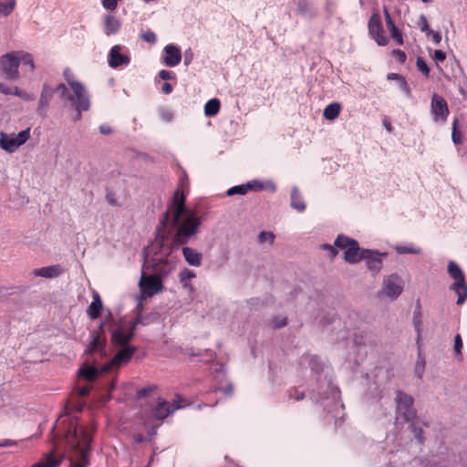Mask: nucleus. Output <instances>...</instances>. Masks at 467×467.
<instances>
[{
  "label": "nucleus",
  "instance_id": "49530a36",
  "mask_svg": "<svg viewBox=\"0 0 467 467\" xmlns=\"http://www.w3.org/2000/svg\"><path fill=\"white\" fill-rule=\"evenodd\" d=\"M462 339L460 334L454 337V352L457 356H462Z\"/></svg>",
  "mask_w": 467,
  "mask_h": 467
},
{
  "label": "nucleus",
  "instance_id": "a18cd8bd",
  "mask_svg": "<svg viewBox=\"0 0 467 467\" xmlns=\"http://www.w3.org/2000/svg\"><path fill=\"white\" fill-rule=\"evenodd\" d=\"M410 429L418 441L422 443L424 441L422 429L416 427L414 420L410 422Z\"/></svg>",
  "mask_w": 467,
  "mask_h": 467
},
{
  "label": "nucleus",
  "instance_id": "052dcab7",
  "mask_svg": "<svg viewBox=\"0 0 467 467\" xmlns=\"http://www.w3.org/2000/svg\"><path fill=\"white\" fill-rule=\"evenodd\" d=\"M220 390L224 394V395H232L233 392H234V386L232 384H228L227 386L223 387V388H220Z\"/></svg>",
  "mask_w": 467,
  "mask_h": 467
},
{
  "label": "nucleus",
  "instance_id": "f704fd0d",
  "mask_svg": "<svg viewBox=\"0 0 467 467\" xmlns=\"http://www.w3.org/2000/svg\"><path fill=\"white\" fill-rule=\"evenodd\" d=\"M19 54V64L23 63L30 67V70L33 71L35 68V64L33 60V57L29 53L25 52H17Z\"/></svg>",
  "mask_w": 467,
  "mask_h": 467
},
{
  "label": "nucleus",
  "instance_id": "f03ea898",
  "mask_svg": "<svg viewBox=\"0 0 467 467\" xmlns=\"http://www.w3.org/2000/svg\"><path fill=\"white\" fill-rule=\"evenodd\" d=\"M71 429L67 435V441L78 453L77 460L71 462V467H87L92 441L91 430L87 427L78 428L76 424H71Z\"/></svg>",
  "mask_w": 467,
  "mask_h": 467
},
{
  "label": "nucleus",
  "instance_id": "9d476101",
  "mask_svg": "<svg viewBox=\"0 0 467 467\" xmlns=\"http://www.w3.org/2000/svg\"><path fill=\"white\" fill-rule=\"evenodd\" d=\"M19 54L11 52L0 57V70L5 78L15 80L19 77Z\"/></svg>",
  "mask_w": 467,
  "mask_h": 467
},
{
  "label": "nucleus",
  "instance_id": "9b49d317",
  "mask_svg": "<svg viewBox=\"0 0 467 467\" xmlns=\"http://www.w3.org/2000/svg\"><path fill=\"white\" fill-rule=\"evenodd\" d=\"M431 112L436 122L444 123L449 116V108L447 101L443 97L434 93L431 97Z\"/></svg>",
  "mask_w": 467,
  "mask_h": 467
},
{
  "label": "nucleus",
  "instance_id": "72a5a7b5",
  "mask_svg": "<svg viewBox=\"0 0 467 467\" xmlns=\"http://www.w3.org/2000/svg\"><path fill=\"white\" fill-rule=\"evenodd\" d=\"M195 276L196 275L192 270H189L186 268L181 271L179 275L180 282L185 288L192 286V285L188 281L194 278Z\"/></svg>",
  "mask_w": 467,
  "mask_h": 467
},
{
  "label": "nucleus",
  "instance_id": "393cba45",
  "mask_svg": "<svg viewBox=\"0 0 467 467\" xmlns=\"http://www.w3.org/2000/svg\"><path fill=\"white\" fill-rule=\"evenodd\" d=\"M55 93L54 88L48 84L45 83L42 88L40 99L38 101V110H46Z\"/></svg>",
  "mask_w": 467,
  "mask_h": 467
},
{
  "label": "nucleus",
  "instance_id": "4c0bfd02",
  "mask_svg": "<svg viewBox=\"0 0 467 467\" xmlns=\"http://www.w3.org/2000/svg\"><path fill=\"white\" fill-rule=\"evenodd\" d=\"M424 368H425V359L423 357H421L420 354H419L418 360L415 365V373L420 379L423 375Z\"/></svg>",
  "mask_w": 467,
  "mask_h": 467
},
{
  "label": "nucleus",
  "instance_id": "774afa93",
  "mask_svg": "<svg viewBox=\"0 0 467 467\" xmlns=\"http://www.w3.org/2000/svg\"><path fill=\"white\" fill-rule=\"evenodd\" d=\"M386 129L390 131L391 130V125L389 123L385 124Z\"/></svg>",
  "mask_w": 467,
  "mask_h": 467
},
{
  "label": "nucleus",
  "instance_id": "864d4df0",
  "mask_svg": "<svg viewBox=\"0 0 467 467\" xmlns=\"http://www.w3.org/2000/svg\"><path fill=\"white\" fill-rule=\"evenodd\" d=\"M273 327L275 328H281L283 327H285L287 325V318L286 317H283L281 319L279 318H275L273 321Z\"/></svg>",
  "mask_w": 467,
  "mask_h": 467
},
{
  "label": "nucleus",
  "instance_id": "0eeeda50",
  "mask_svg": "<svg viewBox=\"0 0 467 467\" xmlns=\"http://www.w3.org/2000/svg\"><path fill=\"white\" fill-rule=\"evenodd\" d=\"M30 137V129H26L18 134L0 135V147L7 152H15L21 145L25 144Z\"/></svg>",
  "mask_w": 467,
  "mask_h": 467
},
{
  "label": "nucleus",
  "instance_id": "1a4fd4ad",
  "mask_svg": "<svg viewBox=\"0 0 467 467\" xmlns=\"http://www.w3.org/2000/svg\"><path fill=\"white\" fill-rule=\"evenodd\" d=\"M122 348L114 356V358L107 364L101 367V372L109 373L112 370L119 369L121 366L130 362L132 356L137 351V348L133 346L121 347Z\"/></svg>",
  "mask_w": 467,
  "mask_h": 467
},
{
  "label": "nucleus",
  "instance_id": "5701e85b",
  "mask_svg": "<svg viewBox=\"0 0 467 467\" xmlns=\"http://www.w3.org/2000/svg\"><path fill=\"white\" fill-rule=\"evenodd\" d=\"M185 261L192 266H200L202 262V254L193 248L185 246L182 250Z\"/></svg>",
  "mask_w": 467,
  "mask_h": 467
},
{
  "label": "nucleus",
  "instance_id": "8fccbe9b",
  "mask_svg": "<svg viewBox=\"0 0 467 467\" xmlns=\"http://www.w3.org/2000/svg\"><path fill=\"white\" fill-rule=\"evenodd\" d=\"M54 90H55V92L59 91L62 99H67V97L70 95V94H68L67 88L63 83H60L59 85H57V87L56 88H54Z\"/></svg>",
  "mask_w": 467,
  "mask_h": 467
},
{
  "label": "nucleus",
  "instance_id": "79ce46f5",
  "mask_svg": "<svg viewBox=\"0 0 467 467\" xmlns=\"http://www.w3.org/2000/svg\"><path fill=\"white\" fill-rule=\"evenodd\" d=\"M159 115L160 118L165 122H170L173 119L172 111L166 108H161L159 111Z\"/></svg>",
  "mask_w": 467,
  "mask_h": 467
},
{
  "label": "nucleus",
  "instance_id": "39448f33",
  "mask_svg": "<svg viewBox=\"0 0 467 467\" xmlns=\"http://www.w3.org/2000/svg\"><path fill=\"white\" fill-rule=\"evenodd\" d=\"M448 273L454 279L451 289L458 295L457 305H462L467 298V284L465 276L461 267L453 261L448 264Z\"/></svg>",
  "mask_w": 467,
  "mask_h": 467
},
{
  "label": "nucleus",
  "instance_id": "6e6d98bb",
  "mask_svg": "<svg viewBox=\"0 0 467 467\" xmlns=\"http://www.w3.org/2000/svg\"><path fill=\"white\" fill-rule=\"evenodd\" d=\"M384 16H385L386 25L389 29L392 28L393 26H396L394 21L392 20V18L390 16L389 12L388 11V9L386 7L384 8Z\"/></svg>",
  "mask_w": 467,
  "mask_h": 467
},
{
  "label": "nucleus",
  "instance_id": "2eb2a0df",
  "mask_svg": "<svg viewBox=\"0 0 467 467\" xmlns=\"http://www.w3.org/2000/svg\"><path fill=\"white\" fill-rule=\"evenodd\" d=\"M140 291L147 296H152L154 294L161 291L162 282L156 275L146 276L144 274L141 275L140 281Z\"/></svg>",
  "mask_w": 467,
  "mask_h": 467
},
{
  "label": "nucleus",
  "instance_id": "69168bd1",
  "mask_svg": "<svg viewBox=\"0 0 467 467\" xmlns=\"http://www.w3.org/2000/svg\"><path fill=\"white\" fill-rule=\"evenodd\" d=\"M115 388H116V381L112 380L109 385L108 391L110 393L115 389Z\"/></svg>",
  "mask_w": 467,
  "mask_h": 467
},
{
  "label": "nucleus",
  "instance_id": "bb28decb",
  "mask_svg": "<svg viewBox=\"0 0 467 467\" xmlns=\"http://www.w3.org/2000/svg\"><path fill=\"white\" fill-rule=\"evenodd\" d=\"M368 255L367 258H364L367 261L368 267L375 271L376 273L379 272L382 266V261L380 259V254L373 252L371 250H368Z\"/></svg>",
  "mask_w": 467,
  "mask_h": 467
},
{
  "label": "nucleus",
  "instance_id": "7ed1b4c3",
  "mask_svg": "<svg viewBox=\"0 0 467 467\" xmlns=\"http://www.w3.org/2000/svg\"><path fill=\"white\" fill-rule=\"evenodd\" d=\"M63 76L73 91V95H69L67 100L72 103L78 111L76 119H80L81 112L87 111L90 106L86 88L82 83L74 79V75L69 68L64 70Z\"/></svg>",
  "mask_w": 467,
  "mask_h": 467
},
{
  "label": "nucleus",
  "instance_id": "de8ad7c7",
  "mask_svg": "<svg viewBox=\"0 0 467 467\" xmlns=\"http://www.w3.org/2000/svg\"><path fill=\"white\" fill-rule=\"evenodd\" d=\"M388 79H397L399 80L401 85L404 87V88H406L408 90V92H410V89H409V87H408V84L405 80V78L399 75V74H396V73H390L388 75Z\"/></svg>",
  "mask_w": 467,
  "mask_h": 467
},
{
  "label": "nucleus",
  "instance_id": "338daca9",
  "mask_svg": "<svg viewBox=\"0 0 467 467\" xmlns=\"http://www.w3.org/2000/svg\"><path fill=\"white\" fill-rule=\"evenodd\" d=\"M88 392V390L87 389H83L80 391V394H81V395H86Z\"/></svg>",
  "mask_w": 467,
  "mask_h": 467
},
{
  "label": "nucleus",
  "instance_id": "473e14b6",
  "mask_svg": "<svg viewBox=\"0 0 467 467\" xmlns=\"http://www.w3.org/2000/svg\"><path fill=\"white\" fill-rule=\"evenodd\" d=\"M395 251L400 254H421V249L414 246L413 244L396 245Z\"/></svg>",
  "mask_w": 467,
  "mask_h": 467
},
{
  "label": "nucleus",
  "instance_id": "c03bdc74",
  "mask_svg": "<svg viewBox=\"0 0 467 467\" xmlns=\"http://www.w3.org/2000/svg\"><path fill=\"white\" fill-rule=\"evenodd\" d=\"M418 26L420 29L421 32H424L425 34H427L431 29H430V26H429V22H428V19L425 16L421 15L420 17H419V21H418Z\"/></svg>",
  "mask_w": 467,
  "mask_h": 467
},
{
  "label": "nucleus",
  "instance_id": "680f3d73",
  "mask_svg": "<svg viewBox=\"0 0 467 467\" xmlns=\"http://www.w3.org/2000/svg\"><path fill=\"white\" fill-rule=\"evenodd\" d=\"M161 90L164 94H170L172 91V86L170 83H164L162 85Z\"/></svg>",
  "mask_w": 467,
  "mask_h": 467
},
{
  "label": "nucleus",
  "instance_id": "a19ab883",
  "mask_svg": "<svg viewBox=\"0 0 467 467\" xmlns=\"http://www.w3.org/2000/svg\"><path fill=\"white\" fill-rule=\"evenodd\" d=\"M106 200L111 206L120 205V203L117 201L116 192L112 190L107 189Z\"/></svg>",
  "mask_w": 467,
  "mask_h": 467
},
{
  "label": "nucleus",
  "instance_id": "c85d7f7f",
  "mask_svg": "<svg viewBox=\"0 0 467 467\" xmlns=\"http://www.w3.org/2000/svg\"><path fill=\"white\" fill-rule=\"evenodd\" d=\"M340 110L341 106L339 103H331L325 108L323 112L324 118L327 120H334L338 117Z\"/></svg>",
  "mask_w": 467,
  "mask_h": 467
},
{
  "label": "nucleus",
  "instance_id": "09e8293b",
  "mask_svg": "<svg viewBox=\"0 0 467 467\" xmlns=\"http://www.w3.org/2000/svg\"><path fill=\"white\" fill-rule=\"evenodd\" d=\"M391 54L400 63H404L406 61L407 56L404 51L400 49H394Z\"/></svg>",
  "mask_w": 467,
  "mask_h": 467
},
{
  "label": "nucleus",
  "instance_id": "0e129e2a",
  "mask_svg": "<svg viewBox=\"0 0 467 467\" xmlns=\"http://www.w3.org/2000/svg\"><path fill=\"white\" fill-rule=\"evenodd\" d=\"M154 387L152 388H147V389H142L140 391V396H147L150 392H151L153 390Z\"/></svg>",
  "mask_w": 467,
  "mask_h": 467
},
{
  "label": "nucleus",
  "instance_id": "13d9d810",
  "mask_svg": "<svg viewBox=\"0 0 467 467\" xmlns=\"http://www.w3.org/2000/svg\"><path fill=\"white\" fill-rule=\"evenodd\" d=\"M159 77L163 80H168V79L174 78V74L168 70L162 69L159 72Z\"/></svg>",
  "mask_w": 467,
  "mask_h": 467
},
{
  "label": "nucleus",
  "instance_id": "4468645a",
  "mask_svg": "<svg viewBox=\"0 0 467 467\" xmlns=\"http://www.w3.org/2000/svg\"><path fill=\"white\" fill-rule=\"evenodd\" d=\"M107 338L104 330V324L101 323L97 329L91 333V340L85 350L86 355H91L94 352H103L105 350Z\"/></svg>",
  "mask_w": 467,
  "mask_h": 467
},
{
  "label": "nucleus",
  "instance_id": "dca6fc26",
  "mask_svg": "<svg viewBox=\"0 0 467 467\" xmlns=\"http://www.w3.org/2000/svg\"><path fill=\"white\" fill-rule=\"evenodd\" d=\"M122 47L119 45L113 46L109 51L108 62L110 67L117 68L130 62V57L121 53Z\"/></svg>",
  "mask_w": 467,
  "mask_h": 467
},
{
  "label": "nucleus",
  "instance_id": "6ab92c4d",
  "mask_svg": "<svg viewBox=\"0 0 467 467\" xmlns=\"http://www.w3.org/2000/svg\"><path fill=\"white\" fill-rule=\"evenodd\" d=\"M165 56L163 57V63L167 67H175L180 64L182 60L181 49L174 45H167L164 47Z\"/></svg>",
  "mask_w": 467,
  "mask_h": 467
},
{
  "label": "nucleus",
  "instance_id": "a211bd4d",
  "mask_svg": "<svg viewBox=\"0 0 467 467\" xmlns=\"http://www.w3.org/2000/svg\"><path fill=\"white\" fill-rule=\"evenodd\" d=\"M264 188H265V185L262 182L257 181V180H253V181L248 182L245 184L236 185V186L230 188L226 193L228 196H232L234 194L244 195V194H246L249 191L259 192V191H262Z\"/></svg>",
  "mask_w": 467,
  "mask_h": 467
},
{
  "label": "nucleus",
  "instance_id": "7c9ffc66",
  "mask_svg": "<svg viewBox=\"0 0 467 467\" xmlns=\"http://www.w3.org/2000/svg\"><path fill=\"white\" fill-rule=\"evenodd\" d=\"M101 372V368L99 369L93 366H87L79 370V374L88 380H94Z\"/></svg>",
  "mask_w": 467,
  "mask_h": 467
},
{
  "label": "nucleus",
  "instance_id": "58836bf2",
  "mask_svg": "<svg viewBox=\"0 0 467 467\" xmlns=\"http://www.w3.org/2000/svg\"><path fill=\"white\" fill-rule=\"evenodd\" d=\"M140 37L142 40H144L145 42L150 43V44H155L157 41L155 33L150 29L141 32Z\"/></svg>",
  "mask_w": 467,
  "mask_h": 467
},
{
  "label": "nucleus",
  "instance_id": "ddd939ff",
  "mask_svg": "<svg viewBox=\"0 0 467 467\" xmlns=\"http://www.w3.org/2000/svg\"><path fill=\"white\" fill-rule=\"evenodd\" d=\"M403 291L402 279L398 275H390L383 280L381 293L386 296L395 299Z\"/></svg>",
  "mask_w": 467,
  "mask_h": 467
},
{
  "label": "nucleus",
  "instance_id": "4be33fe9",
  "mask_svg": "<svg viewBox=\"0 0 467 467\" xmlns=\"http://www.w3.org/2000/svg\"><path fill=\"white\" fill-rule=\"evenodd\" d=\"M0 92L5 95H15L21 98L24 100L30 101L34 100L35 97L31 94H28L25 90L20 89L17 87H11L4 83H0Z\"/></svg>",
  "mask_w": 467,
  "mask_h": 467
},
{
  "label": "nucleus",
  "instance_id": "603ef678",
  "mask_svg": "<svg viewBox=\"0 0 467 467\" xmlns=\"http://www.w3.org/2000/svg\"><path fill=\"white\" fill-rule=\"evenodd\" d=\"M308 3L305 0L299 1L297 3V13L300 15H304L308 12Z\"/></svg>",
  "mask_w": 467,
  "mask_h": 467
},
{
  "label": "nucleus",
  "instance_id": "a878e982",
  "mask_svg": "<svg viewBox=\"0 0 467 467\" xmlns=\"http://www.w3.org/2000/svg\"><path fill=\"white\" fill-rule=\"evenodd\" d=\"M103 305L98 293H94L93 301L88 306L87 314L91 319H97L101 315Z\"/></svg>",
  "mask_w": 467,
  "mask_h": 467
},
{
  "label": "nucleus",
  "instance_id": "f3484780",
  "mask_svg": "<svg viewBox=\"0 0 467 467\" xmlns=\"http://www.w3.org/2000/svg\"><path fill=\"white\" fill-rule=\"evenodd\" d=\"M179 407L168 403L164 399L159 398L155 407L152 409V416L157 420H164Z\"/></svg>",
  "mask_w": 467,
  "mask_h": 467
},
{
  "label": "nucleus",
  "instance_id": "b1692460",
  "mask_svg": "<svg viewBox=\"0 0 467 467\" xmlns=\"http://www.w3.org/2000/svg\"><path fill=\"white\" fill-rule=\"evenodd\" d=\"M104 32L107 36H111L117 34L120 27V21L112 15H107L104 18L103 23Z\"/></svg>",
  "mask_w": 467,
  "mask_h": 467
},
{
  "label": "nucleus",
  "instance_id": "cd10ccee",
  "mask_svg": "<svg viewBox=\"0 0 467 467\" xmlns=\"http://www.w3.org/2000/svg\"><path fill=\"white\" fill-rule=\"evenodd\" d=\"M291 206L299 213L306 210V203L296 187H294L291 191Z\"/></svg>",
  "mask_w": 467,
  "mask_h": 467
},
{
  "label": "nucleus",
  "instance_id": "412c9836",
  "mask_svg": "<svg viewBox=\"0 0 467 467\" xmlns=\"http://www.w3.org/2000/svg\"><path fill=\"white\" fill-rule=\"evenodd\" d=\"M64 272L63 267L60 265H53L50 266H45L35 269L32 274L34 276H40L45 278H55L62 275Z\"/></svg>",
  "mask_w": 467,
  "mask_h": 467
},
{
  "label": "nucleus",
  "instance_id": "4d7b16f0",
  "mask_svg": "<svg viewBox=\"0 0 467 467\" xmlns=\"http://www.w3.org/2000/svg\"><path fill=\"white\" fill-rule=\"evenodd\" d=\"M290 398L296 400H301L305 398L304 392H299L296 389H293L289 392Z\"/></svg>",
  "mask_w": 467,
  "mask_h": 467
},
{
  "label": "nucleus",
  "instance_id": "423d86ee",
  "mask_svg": "<svg viewBox=\"0 0 467 467\" xmlns=\"http://www.w3.org/2000/svg\"><path fill=\"white\" fill-rule=\"evenodd\" d=\"M397 420L411 422L416 419V410L413 408V398L400 390L397 391L396 398Z\"/></svg>",
  "mask_w": 467,
  "mask_h": 467
},
{
  "label": "nucleus",
  "instance_id": "2f4dec72",
  "mask_svg": "<svg viewBox=\"0 0 467 467\" xmlns=\"http://www.w3.org/2000/svg\"><path fill=\"white\" fill-rule=\"evenodd\" d=\"M16 0H0V16H8L15 9Z\"/></svg>",
  "mask_w": 467,
  "mask_h": 467
},
{
  "label": "nucleus",
  "instance_id": "3c124183",
  "mask_svg": "<svg viewBox=\"0 0 467 467\" xmlns=\"http://www.w3.org/2000/svg\"><path fill=\"white\" fill-rule=\"evenodd\" d=\"M426 35L431 36V40L435 45H439L441 41V35L440 32L431 29Z\"/></svg>",
  "mask_w": 467,
  "mask_h": 467
},
{
  "label": "nucleus",
  "instance_id": "5fc2aeb1",
  "mask_svg": "<svg viewBox=\"0 0 467 467\" xmlns=\"http://www.w3.org/2000/svg\"><path fill=\"white\" fill-rule=\"evenodd\" d=\"M433 59L436 62H443L446 59V54L442 50H435L433 53Z\"/></svg>",
  "mask_w": 467,
  "mask_h": 467
},
{
  "label": "nucleus",
  "instance_id": "bf43d9fd",
  "mask_svg": "<svg viewBox=\"0 0 467 467\" xmlns=\"http://www.w3.org/2000/svg\"><path fill=\"white\" fill-rule=\"evenodd\" d=\"M322 248L328 251L331 258H334L337 254V249L330 244H324Z\"/></svg>",
  "mask_w": 467,
  "mask_h": 467
},
{
  "label": "nucleus",
  "instance_id": "e2e57ef3",
  "mask_svg": "<svg viewBox=\"0 0 467 467\" xmlns=\"http://www.w3.org/2000/svg\"><path fill=\"white\" fill-rule=\"evenodd\" d=\"M99 131L102 133V134H110L112 132V130L109 126H107V125H101L99 127Z\"/></svg>",
  "mask_w": 467,
  "mask_h": 467
},
{
  "label": "nucleus",
  "instance_id": "f257e3e1",
  "mask_svg": "<svg viewBox=\"0 0 467 467\" xmlns=\"http://www.w3.org/2000/svg\"><path fill=\"white\" fill-rule=\"evenodd\" d=\"M179 182V188L174 192L160 220L156 237L147 248V256L152 255L153 271L161 274L170 271L166 266L172 247L186 244L196 235L202 223L201 218L193 211L186 208L185 191L189 186L186 173L180 177Z\"/></svg>",
  "mask_w": 467,
  "mask_h": 467
},
{
  "label": "nucleus",
  "instance_id": "37998d69",
  "mask_svg": "<svg viewBox=\"0 0 467 467\" xmlns=\"http://www.w3.org/2000/svg\"><path fill=\"white\" fill-rule=\"evenodd\" d=\"M258 239L260 243L268 242L273 244L275 240V234L272 232L263 231L259 234Z\"/></svg>",
  "mask_w": 467,
  "mask_h": 467
},
{
  "label": "nucleus",
  "instance_id": "20e7f679",
  "mask_svg": "<svg viewBox=\"0 0 467 467\" xmlns=\"http://www.w3.org/2000/svg\"><path fill=\"white\" fill-rule=\"evenodd\" d=\"M335 246L345 249L344 260L349 264H356L368 255V250H360L358 241L346 235L339 234L335 243Z\"/></svg>",
  "mask_w": 467,
  "mask_h": 467
},
{
  "label": "nucleus",
  "instance_id": "aec40b11",
  "mask_svg": "<svg viewBox=\"0 0 467 467\" xmlns=\"http://www.w3.org/2000/svg\"><path fill=\"white\" fill-rule=\"evenodd\" d=\"M63 459L62 455L53 451L46 453L39 462L34 463L31 467H59Z\"/></svg>",
  "mask_w": 467,
  "mask_h": 467
},
{
  "label": "nucleus",
  "instance_id": "c9c22d12",
  "mask_svg": "<svg viewBox=\"0 0 467 467\" xmlns=\"http://www.w3.org/2000/svg\"><path fill=\"white\" fill-rule=\"evenodd\" d=\"M458 120L454 119L452 123V132L451 139L455 145H460L462 143V132L457 128Z\"/></svg>",
  "mask_w": 467,
  "mask_h": 467
},
{
  "label": "nucleus",
  "instance_id": "ea45409f",
  "mask_svg": "<svg viewBox=\"0 0 467 467\" xmlns=\"http://www.w3.org/2000/svg\"><path fill=\"white\" fill-rule=\"evenodd\" d=\"M389 31L393 40L400 46L403 45V36L400 30L397 26H393Z\"/></svg>",
  "mask_w": 467,
  "mask_h": 467
},
{
  "label": "nucleus",
  "instance_id": "e433bc0d",
  "mask_svg": "<svg viewBox=\"0 0 467 467\" xmlns=\"http://www.w3.org/2000/svg\"><path fill=\"white\" fill-rule=\"evenodd\" d=\"M416 66L418 69L425 76L428 77L430 74V67L427 65L423 57H418L416 59Z\"/></svg>",
  "mask_w": 467,
  "mask_h": 467
},
{
  "label": "nucleus",
  "instance_id": "c756f323",
  "mask_svg": "<svg viewBox=\"0 0 467 467\" xmlns=\"http://www.w3.org/2000/svg\"><path fill=\"white\" fill-rule=\"evenodd\" d=\"M221 108V103L218 99H212L208 100L204 106V113L208 117L215 116Z\"/></svg>",
  "mask_w": 467,
  "mask_h": 467
},
{
  "label": "nucleus",
  "instance_id": "f8f14e48",
  "mask_svg": "<svg viewBox=\"0 0 467 467\" xmlns=\"http://www.w3.org/2000/svg\"><path fill=\"white\" fill-rule=\"evenodd\" d=\"M368 33L379 46H387L389 38L384 33L380 17L378 14H373L368 23Z\"/></svg>",
  "mask_w": 467,
  "mask_h": 467
},
{
  "label": "nucleus",
  "instance_id": "6e6552de",
  "mask_svg": "<svg viewBox=\"0 0 467 467\" xmlns=\"http://www.w3.org/2000/svg\"><path fill=\"white\" fill-rule=\"evenodd\" d=\"M140 323V318L134 322L122 325L112 331L111 342L115 346L126 347L134 337L136 326Z\"/></svg>",
  "mask_w": 467,
  "mask_h": 467
}]
</instances>
